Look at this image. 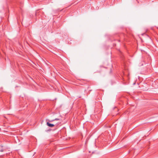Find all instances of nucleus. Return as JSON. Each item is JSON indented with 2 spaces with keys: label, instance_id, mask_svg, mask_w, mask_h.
Masks as SVG:
<instances>
[{
  "label": "nucleus",
  "instance_id": "nucleus-4",
  "mask_svg": "<svg viewBox=\"0 0 158 158\" xmlns=\"http://www.w3.org/2000/svg\"><path fill=\"white\" fill-rule=\"evenodd\" d=\"M48 131H51V130L50 129H49Z\"/></svg>",
  "mask_w": 158,
  "mask_h": 158
},
{
  "label": "nucleus",
  "instance_id": "nucleus-2",
  "mask_svg": "<svg viewBox=\"0 0 158 158\" xmlns=\"http://www.w3.org/2000/svg\"><path fill=\"white\" fill-rule=\"evenodd\" d=\"M2 146H0V148H1V149H0V152H3V150L2 148Z\"/></svg>",
  "mask_w": 158,
  "mask_h": 158
},
{
  "label": "nucleus",
  "instance_id": "nucleus-3",
  "mask_svg": "<svg viewBox=\"0 0 158 158\" xmlns=\"http://www.w3.org/2000/svg\"><path fill=\"white\" fill-rule=\"evenodd\" d=\"M59 120V118H56L54 120H52V121H54V120Z\"/></svg>",
  "mask_w": 158,
  "mask_h": 158
},
{
  "label": "nucleus",
  "instance_id": "nucleus-1",
  "mask_svg": "<svg viewBox=\"0 0 158 158\" xmlns=\"http://www.w3.org/2000/svg\"><path fill=\"white\" fill-rule=\"evenodd\" d=\"M47 125L48 126L50 127H52L54 126L53 124L50 123L48 122H47Z\"/></svg>",
  "mask_w": 158,
  "mask_h": 158
}]
</instances>
